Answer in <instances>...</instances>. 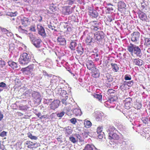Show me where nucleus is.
<instances>
[{
  "label": "nucleus",
  "instance_id": "f257e3e1",
  "mask_svg": "<svg viewBox=\"0 0 150 150\" xmlns=\"http://www.w3.org/2000/svg\"><path fill=\"white\" fill-rule=\"evenodd\" d=\"M128 51L131 54H132L134 53L137 57H140L141 56V51L139 47L136 45L130 43L129 45L128 46Z\"/></svg>",
  "mask_w": 150,
  "mask_h": 150
},
{
  "label": "nucleus",
  "instance_id": "f03ea898",
  "mask_svg": "<svg viewBox=\"0 0 150 150\" xmlns=\"http://www.w3.org/2000/svg\"><path fill=\"white\" fill-rule=\"evenodd\" d=\"M31 55L26 53H24L21 54L19 59V62L20 64L22 65H26L31 61Z\"/></svg>",
  "mask_w": 150,
  "mask_h": 150
},
{
  "label": "nucleus",
  "instance_id": "7ed1b4c3",
  "mask_svg": "<svg viewBox=\"0 0 150 150\" xmlns=\"http://www.w3.org/2000/svg\"><path fill=\"white\" fill-rule=\"evenodd\" d=\"M131 35V40L132 42L136 43L139 41L140 34L139 32H134Z\"/></svg>",
  "mask_w": 150,
  "mask_h": 150
},
{
  "label": "nucleus",
  "instance_id": "20e7f679",
  "mask_svg": "<svg viewBox=\"0 0 150 150\" xmlns=\"http://www.w3.org/2000/svg\"><path fill=\"white\" fill-rule=\"evenodd\" d=\"M104 34L102 31L97 32L94 34V37L95 39L100 41L104 38Z\"/></svg>",
  "mask_w": 150,
  "mask_h": 150
},
{
  "label": "nucleus",
  "instance_id": "39448f33",
  "mask_svg": "<svg viewBox=\"0 0 150 150\" xmlns=\"http://www.w3.org/2000/svg\"><path fill=\"white\" fill-rule=\"evenodd\" d=\"M38 33L41 36L43 37L46 36V33H45V29L41 25H37V27Z\"/></svg>",
  "mask_w": 150,
  "mask_h": 150
},
{
  "label": "nucleus",
  "instance_id": "423d86ee",
  "mask_svg": "<svg viewBox=\"0 0 150 150\" xmlns=\"http://www.w3.org/2000/svg\"><path fill=\"white\" fill-rule=\"evenodd\" d=\"M60 101L59 100H54L50 105V108L53 110H55L59 106Z\"/></svg>",
  "mask_w": 150,
  "mask_h": 150
},
{
  "label": "nucleus",
  "instance_id": "0eeeda50",
  "mask_svg": "<svg viewBox=\"0 0 150 150\" xmlns=\"http://www.w3.org/2000/svg\"><path fill=\"white\" fill-rule=\"evenodd\" d=\"M132 101V98H126L125 100V108L127 110L130 108L132 105L131 102Z\"/></svg>",
  "mask_w": 150,
  "mask_h": 150
},
{
  "label": "nucleus",
  "instance_id": "6e6552de",
  "mask_svg": "<svg viewBox=\"0 0 150 150\" xmlns=\"http://www.w3.org/2000/svg\"><path fill=\"white\" fill-rule=\"evenodd\" d=\"M103 128L102 127H99L97 129V132L98 134V137L100 139H102L103 137L104 133L102 132Z\"/></svg>",
  "mask_w": 150,
  "mask_h": 150
},
{
  "label": "nucleus",
  "instance_id": "1a4fd4ad",
  "mask_svg": "<svg viewBox=\"0 0 150 150\" xmlns=\"http://www.w3.org/2000/svg\"><path fill=\"white\" fill-rule=\"evenodd\" d=\"M26 144L27 145V147L30 149L36 148L38 146V144L30 141H27Z\"/></svg>",
  "mask_w": 150,
  "mask_h": 150
},
{
  "label": "nucleus",
  "instance_id": "9d476101",
  "mask_svg": "<svg viewBox=\"0 0 150 150\" xmlns=\"http://www.w3.org/2000/svg\"><path fill=\"white\" fill-rule=\"evenodd\" d=\"M21 20L22 25L24 27L27 26L29 24L30 22L28 18L24 17L21 18Z\"/></svg>",
  "mask_w": 150,
  "mask_h": 150
},
{
  "label": "nucleus",
  "instance_id": "9b49d317",
  "mask_svg": "<svg viewBox=\"0 0 150 150\" xmlns=\"http://www.w3.org/2000/svg\"><path fill=\"white\" fill-rule=\"evenodd\" d=\"M87 68L91 71L93 70L96 67L94 65L93 63L91 61H89L86 64Z\"/></svg>",
  "mask_w": 150,
  "mask_h": 150
},
{
  "label": "nucleus",
  "instance_id": "f8f14e48",
  "mask_svg": "<svg viewBox=\"0 0 150 150\" xmlns=\"http://www.w3.org/2000/svg\"><path fill=\"white\" fill-rule=\"evenodd\" d=\"M92 76L95 78L98 77L100 76V72L98 69L96 68L92 70Z\"/></svg>",
  "mask_w": 150,
  "mask_h": 150
},
{
  "label": "nucleus",
  "instance_id": "ddd939ff",
  "mask_svg": "<svg viewBox=\"0 0 150 150\" xmlns=\"http://www.w3.org/2000/svg\"><path fill=\"white\" fill-rule=\"evenodd\" d=\"M132 61L134 64L139 66H141L143 62L142 60L137 59H133Z\"/></svg>",
  "mask_w": 150,
  "mask_h": 150
},
{
  "label": "nucleus",
  "instance_id": "4468645a",
  "mask_svg": "<svg viewBox=\"0 0 150 150\" xmlns=\"http://www.w3.org/2000/svg\"><path fill=\"white\" fill-rule=\"evenodd\" d=\"M73 113L76 116H81L82 114V112L81 110L79 108H76L73 109L72 110Z\"/></svg>",
  "mask_w": 150,
  "mask_h": 150
},
{
  "label": "nucleus",
  "instance_id": "2eb2a0df",
  "mask_svg": "<svg viewBox=\"0 0 150 150\" xmlns=\"http://www.w3.org/2000/svg\"><path fill=\"white\" fill-rule=\"evenodd\" d=\"M62 128L63 129V130L65 131V134H67V136L69 135L72 133V130L71 129V127L67 126Z\"/></svg>",
  "mask_w": 150,
  "mask_h": 150
},
{
  "label": "nucleus",
  "instance_id": "dca6fc26",
  "mask_svg": "<svg viewBox=\"0 0 150 150\" xmlns=\"http://www.w3.org/2000/svg\"><path fill=\"white\" fill-rule=\"evenodd\" d=\"M109 139H119L118 136L116 133H113V132H109Z\"/></svg>",
  "mask_w": 150,
  "mask_h": 150
},
{
  "label": "nucleus",
  "instance_id": "f3484780",
  "mask_svg": "<svg viewBox=\"0 0 150 150\" xmlns=\"http://www.w3.org/2000/svg\"><path fill=\"white\" fill-rule=\"evenodd\" d=\"M57 42L61 45H64L66 44V41L65 39L62 36L58 37L57 39Z\"/></svg>",
  "mask_w": 150,
  "mask_h": 150
},
{
  "label": "nucleus",
  "instance_id": "a211bd4d",
  "mask_svg": "<svg viewBox=\"0 0 150 150\" xmlns=\"http://www.w3.org/2000/svg\"><path fill=\"white\" fill-rule=\"evenodd\" d=\"M89 15L94 18H96L98 15V13L95 10H90L89 12Z\"/></svg>",
  "mask_w": 150,
  "mask_h": 150
},
{
  "label": "nucleus",
  "instance_id": "6ab92c4d",
  "mask_svg": "<svg viewBox=\"0 0 150 150\" xmlns=\"http://www.w3.org/2000/svg\"><path fill=\"white\" fill-rule=\"evenodd\" d=\"M41 42V40L40 39H36L32 43L36 47L39 48L40 46V44Z\"/></svg>",
  "mask_w": 150,
  "mask_h": 150
},
{
  "label": "nucleus",
  "instance_id": "aec40b11",
  "mask_svg": "<svg viewBox=\"0 0 150 150\" xmlns=\"http://www.w3.org/2000/svg\"><path fill=\"white\" fill-rule=\"evenodd\" d=\"M8 65L13 69H15L18 67L17 63L14 62L9 61L8 62Z\"/></svg>",
  "mask_w": 150,
  "mask_h": 150
},
{
  "label": "nucleus",
  "instance_id": "412c9836",
  "mask_svg": "<svg viewBox=\"0 0 150 150\" xmlns=\"http://www.w3.org/2000/svg\"><path fill=\"white\" fill-rule=\"evenodd\" d=\"M68 98V96H65V98H62L61 99V101L62 103V104L65 106H66L67 104H68L70 103L69 101L67 100Z\"/></svg>",
  "mask_w": 150,
  "mask_h": 150
},
{
  "label": "nucleus",
  "instance_id": "4be33fe9",
  "mask_svg": "<svg viewBox=\"0 0 150 150\" xmlns=\"http://www.w3.org/2000/svg\"><path fill=\"white\" fill-rule=\"evenodd\" d=\"M139 17L142 21L146 20L147 18V17L145 13L143 12H141L139 15Z\"/></svg>",
  "mask_w": 150,
  "mask_h": 150
},
{
  "label": "nucleus",
  "instance_id": "5701e85b",
  "mask_svg": "<svg viewBox=\"0 0 150 150\" xmlns=\"http://www.w3.org/2000/svg\"><path fill=\"white\" fill-rule=\"evenodd\" d=\"M32 96L35 98V99L38 101L41 100L40 96L38 93L36 92L33 94Z\"/></svg>",
  "mask_w": 150,
  "mask_h": 150
},
{
  "label": "nucleus",
  "instance_id": "b1692460",
  "mask_svg": "<svg viewBox=\"0 0 150 150\" xmlns=\"http://www.w3.org/2000/svg\"><path fill=\"white\" fill-rule=\"evenodd\" d=\"M118 8L119 9H122L123 8H125L126 7L125 4L122 1H120L118 3Z\"/></svg>",
  "mask_w": 150,
  "mask_h": 150
},
{
  "label": "nucleus",
  "instance_id": "393cba45",
  "mask_svg": "<svg viewBox=\"0 0 150 150\" xmlns=\"http://www.w3.org/2000/svg\"><path fill=\"white\" fill-rule=\"evenodd\" d=\"M94 147V146L93 145L87 144L83 150H93Z\"/></svg>",
  "mask_w": 150,
  "mask_h": 150
},
{
  "label": "nucleus",
  "instance_id": "a878e982",
  "mask_svg": "<svg viewBox=\"0 0 150 150\" xmlns=\"http://www.w3.org/2000/svg\"><path fill=\"white\" fill-rule=\"evenodd\" d=\"M77 46V44L75 41H72L71 42L70 48L72 50H74L75 49V47Z\"/></svg>",
  "mask_w": 150,
  "mask_h": 150
},
{
  "label": "nucleus",
  "instance_id": "bb28decb",
  "mask_svg": "<svg viewBox=\"0 0 150 150\" xmlns=\"http://www.w3.org/2000/svg\"><path fill=\"white\" fill-rule=\"evenodd\" d=\"M94 97L97 99L98 101L100 102H101L102 99V96L101 95L94 94L93 95Z\"/></svg>",
  "mask_w": 150,
  "mask_h": 150
},
{
  "label": "nucleus",
  "instance_id": "cd10ccee",
  "mask_svg": "<svg viewBox=\"0 0 150 150\" xmlns=\"http://www.w3.org/2000/svg\"><path fill=\"white\" fill-rule=\"evenodd\" d=\"M77 51L80 55H81L83 54L84 50L83 48L81 46H80L77 47Z\"/></svg>",
  "mask_w": 150,
  "mask_h": 150
},
{
  "label": "nucleus",
  "instance_id": "c85d7f7f",
  "mask_svg": "<svg viewBox=\"0 0 150 150\" xmlns=\"http://www.w3.org/2000/svg\"><path fill=\"white\" fill-rule=\"evenodd\" d=\"M111 65L112 70L115 72H117L119 68L117 65L115 64L111 63Z\"/></svg>",
  "mask_w": 150,
  "mask_h": 150
},
{
  "label": "nucleus",
  "instance_id": "c756f323",
  "mask_svg": "<svg viewBox=\"0 0 150 150\" xmlns=\"http://www.w3.org/2000/svg\"><path fill=\"white\" fill-rule=\"evenodd\" d=\"M84 125L86 128H89L91 126L92 124L90 121L87 120L84 122Z\"/></svg>",
  "mask_w": 150,
  "mask_h": 150
},
{
  "label": "nucleus",
  "instance_id": "7c9ffc66",
  "mask_svg": "<svg viewBox=\"0 0 150 150\" xmlns=\"http://www.w3.org/2000/svg\"><path fill=\"white\" fill-rule=\"evenodd\" d=\"M75 135L76 139L77 140V142L78 141L79 142H81L83 141V138L79 134H76Z\"/></svg>",
  "mask_w": 150,
  "mask_h": 150
},
{
  "label": "nucleus",
  "instance_id": "2f4dec72",
  "mask_svg": "<svg viewBox=\"0 0 150 150\" xmlns=\"http://www.w3.org/2000/svg\"><path fill=\"white\" fill-rule=\"evenodd\" d=\"M18 30L20 32L22 33L27 34L28 33V31L23 29L21 26H20L18 27Z\"/></svg>",
  "mask_w": 150,
  "mask_h": 150
},
{
  "label": "nucleus",
  "instance_id": "473e14b6",
  "mask_svg": "<svg viewBox=\"0 0 150 150\" xmlns=\"http://www.w3.org/2000/svg\"><path fill=\"white\" fill-rule=\"evenodd\" d=\"M142 107V104L136 102L134 105V107L137 109H139Z\"/></svg>",
  "mask_w": 150,
  "mask_h": 150
},
{
  "label": "nucleus",
  "instance_id": "72a5a7b5",
  "mask_svg": "<svg viewBox=\"0 0 150 150\" xmlns=\"http://www.w3.org/2000/svg\"><path fill=\"white\" fill-rule=\"evenodd\" d=\"M144 45L146 46H149L150 45V38H146L144 39Z\"/></svg>",
  "mask_w": 150,
  "mask_h": 150
},
{
  "label": "nucleus",
  "instance_id": "f704fd0d",
  "mask_svg": "<svg viewBox=\"0 0 150 150\" xmlns=\"http://www.w3.org/2000/svg\"><path fill=\"white\" fill-rule=\"evenodd\" d=\"M72 9L69 7L65 9V11L64 12L65 14H69L72 13Z\"/></svg>",
  "mask_w": 150,
  "mask_h": 150
},
{
  "label": "nucleus",
  "instance_id": "c9c22d12",
  "mask_svg": "<svg viewBox=\"0 0 150 150\" xmlns=\"http://www.w3.org/2000/svg\"><path fill=\"white\" fill-rule=\"evenodd\" d=\"M69 140L72 143L75 144L77 142V140L73 137L71 136L69 138Z\"/></svg>",
  "mask_w": 150,
  "mask_h": 150
},
{
  "label": "nucleus",
  "instance_id": "e433bc0d",
  "mask_svg": "<svg viewBox=\"0 0 150 150\" xmlns=\"http://www.w3.org/2000/svg\"><path fill=\"white\" fill-rule=\"evenodd\" d=\"M106 80L108 82H111L112 81V78L111 76L108 74L106 76Z\"/></svg>",
  "mask_w": 150,
  "mask_h": 150
},
{
  "label": "nucleus",
  "instance_id": "4c0bfd02",
  "mask_svg": "<svg viewBox=\"0 0 150 150\" xmlns=\"http://www.w3.org/2000/svg\"><path fill=\"white\" fill-rule=\"evenodd\" d=\"M92 42V38L90 36L87 37L86 39V42L88 44Z\"/></svg>",
  "mask_w": 150,
  "mask_h": 150
},
{
  "label": "nucleus",
  "instance_id": "58836bf2",
  "mask_svg": "<svg viewBox=\"0 0 150 150\" xmlns=\"http://www.w3.org/2000/svg\"><path fill=\"white\" fill-rule=\"evenodd\" d=\"M60 94L63 97L65 98V96H68V94H67L66 91L65 90H61Z\"/></svg>",
  "mask_w": 150,
  "mask_h": 150
},
{
  "label": "nucleus",
  "instance_id": "ea45409f",
  "mask_svg": "<svg viewBox=\"0 0 150 150\" xmlns=\"http://www.w3.org/2000/svg\"><path fill=\"white\" fill-rule=\"evenodd\" d=\"M102 118V115L100 113H98L96 116V120L97 121H98L100 120Z\"/></svg>",
  "mask_w": 150,
  "mask_h": 150
},
{
  "label": "nucleus",
  "instance_id": "a19ab883",
  "mask_svg": "<svg viewBox=\"0 0 150 150\" xmlns=\"http://www.w3.org/2000/svg\"><path fill=\"white\" fill-rule=\"evenodd\" d=\"M28 137L32 139L36 140L38 139V137H37L33 136L30 133L28 134Z\"/></svg>",
  "mask_w": 150,
  "mask_h": 150
},
{
  "label": "nucleus",
  "instance_id": "79ce46f5",
  "mask_svg": "<svg viewBox=\"0 0 150 150\" xmlns=\"http://www.w3.org/2000/svg\"><path fill=\"white\" fill-rule=\"evenodd\" d=\"M56 77H55L54 78H53V79H52L50 81V83L51 85H54L56 84V83L57 82V80L56 79Z\"/></svg>",
  "mask_w": 150,
  "mask_h": 150
},
{
  "label": "nucleus",
  "instance_id": "37998d69",
  "mask_svg": "<svg viewBox=\"0 0 150 150\" xmlns=\"http://www.w3.org/2000/svg\"><path fill=\"white\" fill-rule=\"evenodd\" d=\"M64 113L65 112H60L58 113L57 114V116L59 117H62L64 116Z\"/></svg>",
  "mask_w": 150,
  "mask_h": 150
},
{
  "label": "nucleus",
  "instance_id": "c03bdc74",
  "mask_svg": "<svg viewBox=\"0 0 150 150\" xmlns=\"http://www.w3.org/2000/svg\"><path fill=\"white\" fill-rule=\"evenodd\" d=\"M110 132H116V130L115 128L113 126H110V129H108Z\"/></svg>",
  "mask_w": 150,
  "mask_h": 150
},
{
  "label": "nucleus",
  "instance_id": "a18cd8bd",
  "mask_svg": "<svg viewBox=\"0 0 150 150\" xmlns=\"http://www.w3.org/2000/svg\"><path fill=\"white\" fill-rule=\"evenodd\" d=\"M17 13L16 12L13 13H9L7 14V15L8 16H10L11 17H13L16 16L17 15Z\"/></svg>",
  "mask_w": 150,
  "mask_h": 150
},
{
  "label": "nucleus",
  "instance_id": "49530a36",
  "mask_svg": "<svg viewBox=\"0 0 150 150\" xmlns=\"http://www.w3.org/2000/svg\"><path fill=\"white\" fill-rule=\"evenodd\" d=\"M76 1H78L77 0H67V2L69 5H72L74 3V2Z\"/></svg>",
  "mask_w": 150,
  "mask_h": 150
},
{
  "label": "nucleus",
  "instance_id": "de8ad7c7",
  "mask_svg": "<svg viewBox=\"0 0 150 150\" xmlns=\"http://www.w3.org/2000/svg\"><path fill=\"white\" fill-rule=\"evenodd\" d=\"M125 79L126 80H129L131 79V77L129 75H126L125 76Z\"/></svg>",
  "mask_w": 150,
  "mask_h": 150
},
{
  "label": "nucleus",
  "instance_id": "09e8293b",
  "mask_svg": "<svg viewBox=\"0 0 150 150\" xmlns=\"http://www.w3.org/2000/svg\"><path fill=\"white\" fill-rule=\"evenodd\" d=\"M5 62L4 61L1 60H0V67H3L5 64Z\"/></svg>",
  "mask_w": 150,
  "mask_h": 150
},
{
  "label": "nucleus",
  "instance_id": "8fccbe9b",
  "mask_svg": "<svg viewBox=\"0 0 150 150\" xmlns=\"http://www.w3.org/2000/svg\"><path fill=\"white\" fill-rule=\"evenodd\" d=\"M6 87V85L3 82L0 83V87L5 88Z\"/></svg>",
  "mask_w": 150,
  "mask_h": 150
},
{
  "label": "nucleus",
  "instance_id": "3c124183",
  "mask_svg": "<svg viewBox=\"0 0 150 150\" xmlns=\"http://www.w3.org/2000/svg\"><path fill=\"white\" fill-rule=\"evenodd\" d=\"M70 121L73 124H75L77 122L76 119L75 118H72L71 119Z\"/></svg>",
  "mask_w": 150,
  "mask_h": 150
},
{
  "label": "nucleus",
  "instance_id": "603ef678",
  "mask_svg": "<svg viewBox=\"0 0 150 150\" xmlns=\"http://www.w3.org/2000/svg\"><path fill=\"white\" fill-rule=\"evenodd\" d=\"M43 74L45 76V77H51L52 76V75L51 74H48L46 72H43Z\"/></svg>",
  "mask_w": 150,
  "mask_h": 150
},
{
  "label": "nucleus",
  "instance_id": "864d4df0",
  "mask_svg": "<svg viewBox=\"0 0 150 150\" xmlns=\"http://www.w3.org/2000/svg\"><path fill=\"white\" fill-rule=\"evenodd\" d=\"M48 27L49 28L51 29L52 30H54V31H56V30L55 29V27L54 26H52L50 25H48Z\"/></svg>",
  "mask_w": 150,
  "mask_h": 150
},
{
  "label": "nucleus",
  "instance_id": "5fc2aeb1",
  "mask_svg": "<svg viewBox=\"0 0 150 150\" xmlns=\"http://www.w3.org/2000/svg\"><path fill=\"white\" fill-rule=\"evenodd\" d=\"M6 132L3 131L1 133L0 136L1 137H4L6 136Z\"/></svg>",
  "mask_w": 150,
  "mask_h": 150
},
{
  "label": "nucleus",
  "instance_id": "6e6d98bb",
  "mask_svg": "<svg viewBox=\"0 0 150 150\" xmlns=\"http://www.w3.org/2000/svg\"><path fill=\"white\" fill-rule=\"evenodd\" d=\"M34 67V64H32L31 65L28 66L27 67V68H28L29 70L31 71L33 69Z\"/></svg>",
  "mask_w": 150,
  "mask_h": 150
},
{
  "label": "nucleus",
  "instance_id": "4d7b16f0",
  "mask_svg": "<svg viewBox=\"0 0 150 150\" xmlns=\"http://www.w3.org/2000/svg\"><path fill=\"white\" fill-rule=\"evenodd\" d=\"M6 34L8 37H11L13 35L12 33L9 32V31L7 32L6 33Z\"/></svg>",
  "mask_w": 150,
  "mask_h": 150
},
{
  "label": "nucleus",
  "instance_id": "13d9d810",
  "mask_svg": "<svg viewBox=\"0 0 150 150\" xmlns=\"http://www.w3.org/2000/svg\"><path fill=\"white\" fill-rule=\"evenodd\" d=\"M2 31L6 34V33L8 31V30H7L6 28H3L1 29Z\"/></svg>",
  "mask_w": 150,
  "mask_h": 150
},
{
  "label": "nucleus",
  "instance_id": "bf43d9fd",
  "mask_svg": "<svg viewBox=\"0 0 150 150\" xmlns=\"http://www.w3.org/2000/svg\"><path fill=\"white\" fill-rule=\"evenodd\" d=\"M36 39L35 38L34 36L33 37H32L30 39V40L33 43V42H34L35 40Z\"/></svg>",
  "mask_w": 150,
  "mask_h": 150
},
{
  "label": "nucleus",
  "instance_id": "052dcab7",
  "mask_svg": "<svg viewBox=\"0 0 150 150\" xmlns=\"http://www.w3.org/2000/svg\"><path fill=\"white\" fill-rule=\"evenodd\" d=\"M114 91H115L112 89H109L108 91V92L110 93H114Z\"/></svg>",
  "mask_w": 150,
  "mask_h": 150
},
{
  "label": "nucleus",
  "instance_id": "680f3d73",
  "mask_svg": "<svg viewBox=\"0 0 150 150\" xmlns=\"http://www.w3.org/2000/svg\"><path fill=\"white\" fill-rule=\"evenodd\" d=\"M92 29H94L95 30H97L99 29L98 28V27L96 26H93L92 27Z\"/></svg>",
  "mask_w": 150,
  "mask_h": 150
},
{
  "label": "nucleus",
  "instance_id": "e2e57ef3",
  "mask_svg": "<svg viewBox=\"0 0 150 150\" xmlns=\"http://www.w3.org/2000/svg\"><path fill=\"white\" fill-rule=\"evenodd\" d=\"M147 115H149V116L150 115V106L149 107V108L147 111Z\"/></svg>",
  "mask_w": 150,
  "mask_h": 150
},
{
  "label": "nucleus",
  "instance_id": "0e129e2a",
  "mask_svg": "<svg viewBox=\"0 0 150 150\" xmlns=\"http://www.w3.org/2000/svg\"><path fill=\"white\" fill-rule=\"evenodd\" d=\"M61 137L60 136H59L58 137L57 139V140L59 142H61V143L62 142V141L61 139Z\"/></svg>",
  "mask_w": 150,
  "mask_h": 150
},
{
  "label": "nucleus",
  "instance_id": "69168bd1",
  "mask_svg": "<svg viewBox=\"0 0 150 150\" xmlns=\"http://www.w3.org/2000/svg\"><path fill=\"white\" fill-rule=\"evenodd\" d=\"M142 5V7L143 9H144L145 8L146 6V5H145L144 3H142L141 4Z\"/></svg>",
  "mask_w": 150,
  "mask_h": 150
},
{
  "label": "nucleus",
  "instance_id": "338daca9",
  "mask_svg": "<svg viewBox=\"0 0 150 150\" xmlns=\"http://www.w3.org/2000/svg\"><path fill=\"white\" fill-rule=\"evenodd\" d=\"M133 83V82L132 81H130L129 82H128V83L127 84H129L128 86H130L129 84L130 85H132Z\"/></svg>",
  "mask_w": 150,
  "mask_h": 150
},
{
  "label": "nucleus",
  "instance_id": "774afa93",
  "mask_svg": "<svg viewBox=\"0 0 150 150\" xmlns=\"http://www.w3.org/2000/svg\"><path fill=\"white\" fill-rule=\"evenodd\" d=\"M34 35H33L32 34L29 33V34L28 37H29L30 39Z\"/></svg>",
  "mask_w": 150,
  "mask_h": 150
}]
</instances>
